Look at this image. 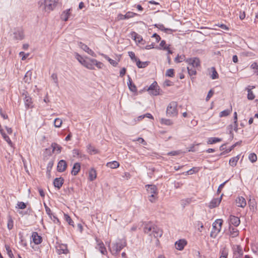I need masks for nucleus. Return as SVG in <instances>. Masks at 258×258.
I'll use <instances>...</instances> for the list:
<instances>
[{
  "label": "nucleus",
  "instance_id": "obj_38",
  "mask_svg": "<svg viewBox=\"0 0 258 258\" xmlns=\"http://www.w3.org/2000/svg\"><path fill=\"white\" fill-rule=\"evenodd\" d=\"M1 134H2L4 139L8 143L10 146H12V142L10 138L6 134L4 131L2 133H1Z\"/></svg>",
  "mask_w": 258,
  "mask_h": 258
},
{
  "label": "nucleus",
  "instance_id": "obj_41",
  "mask_svg": "<svg viewBox=\"0 0 258 258\" xmlns=\"http://www.w3.org/2000/svg\"><path fill=\"white\" fill-rule=\"evenodd\" d=\"M92 62H93V67H94V66H95L98 69H102L103 67V64L99 61H98L96 59H94L92 61Z\"/></svg>",
  "mask_w": 258,
  "mask_h": 258
},
{
  "label": "nucleus",
  "instance_id": "obj_32",
  "mask_svg": "<svg viewBox=\"0 0 258 258\" xmlns=\"http://www.w3.org/2000/svg\"><path fill=\"white\" fill-rule=\"evenodd\" d=\"M160 123L166 125H171L173 124V121L169 119L162 118L160 120Z\"/></svg>",
  "mask_w": 258,
  "mask_h": 258
},
{
  "label": "nucleus",
  "instance_id": "obj_56",
  "mask_svg": "<svg viewBox=\"0 0 258 258\" xmlns=\"http://www.w3.org/2000/svg\"><path fill=\"white\" fill-rule=\"evenodd\" d=\"M133 36L134 37V39L136 41L140 42L141 40H142V38L135 32H134Z\"/></svg>",
  "mask_w": 258,
  "mask_h": 258
},
{
  "label": "nucleus",
  "instance_id": "obj_7",
  "mask_svg": "<svg viewBox=\"0 0 258 258\" xmlns=\"http://www.w3.org/2000/svg\"><path fill=\"white\" fill-rule=\"evenodd\" d=\"M159 87L156 82H154L148 88L147 91L149 94L154 96H157L159 94Z\"/></svg>",
  "mask_w": 258,
  "mask_h": 258
},
{
  "label": "nucleus",
  "instance_id": "obj_58",
  "mask_svg": "<svg viewBox=\"0 0 258 258\" xmlns=\"http://www.w3.org/2000/svg\"><path fill=\"white\" fill-rule=\"evenodd\" d=\"M180 153L181 152L180 151H173L168 153L167 155L170 156H176L179 155Z\"/></svg>",
  "mask_w": 258,
  "mask_h": 258
},
{
  "label": "nucleus",
  "instance_id": "obj_19",
  "mask_svg": "<svg viewBox=\"0 0 258 258\" xmlns=\"http://www.w3.org/2000/svg\"><path fill=\"white\" fill-rule=\"evenodd\" d=\"M94 59L86 58V60L85 62H84V63L83 66H84L85 67L87 68L88 69L94 70V67H93V62H92V61Z\"/></svg>",
  "mask_w": 258,
  "mask_h": 258
},
{
  "label": "nucleus",
  "instance_id": "obj_43",
  "mask_svg": "<svg viewBox=\"0 0 258 258\" xmlns=\"http://www.w3.org/2000/svg\"><path fill=\"white\" fill-rule=\"evenodd\" d=\"M155 26L156 27L159 28V29H160L162 31H164L165 32L172 31V30L170 29L165 28L164 27V26H163V25H162V24H155Z\"/></svg>",
  "mask_w": 258,
  "mask_h": 258
},
{
  "label": "nucleus",
  "instance_id": "obj_30",
  "mask_svg": "<svg viewBox=\"0 0 258 258\" xmlns=\"http://www.w3.org/2000/svg\"><path fill=\"white\" fill-rule=\"evenodd\" d=\"M229 231L230 235L232 237H235L238 235V230L236 228L230 227Z\"/></svg>",
  "mask_w": 258,
  "mask_h": 258
},
{
  "label": "nucleus",
  "instance_id": "obj_47",
  "mask_svg": "<svg viewBox=\"0 0 258 258\" xmlns=\"http://www.w3.org/2000/svg\"><path fill=\"white\" fill-rule=\"evenodd\" d=\"M51 78L53 81L56 86H58L57 74L56 73H53L51 76Z\"/></svg>",
  "mask_w": 258,
  "mask_h": 258
},
{
  "label": "nucleus",
  "instance_id": "obj_34",
  "mask_svg": "<svg viewBox=\"0 0 258 258\" xmlns=\"http://www.w3.org/2000/svg\"><path fill=\"white\" fill-rule=\"evenodd\" d=\"M238 160L239 157L238 156L236 157H233L229 160V164L231 166L234 167L236 165L237 162Z\"/></svg>",
  "mask_w": 258,
  "mask_h": 258
},
{
  "label": "nucleus",
  "instance_id": "obj_49",
  "mask_svg": "<svg viewBox=\"0 0 258 258\" xmlns=\"http://www.w3.org/2000/svg\"><path fill=\"white\" fill-rule=\"evenodd\" d=\"M5 248H6V249L7 250V253L9 255V256L11 258H12L14 256V255H13V252L11 249L10 246L8 245H5Z\"/></svg>",
  "mask_w": 258,
  "mask_h": 258
},
{
  "label": "nucleus",
  "instance_id": "obj_64",
  "mask_svg": "<svg viewBox=\"0 0 258 258\" xmlns=\"http://www.w3.org/2000/svg\"><path fill=\"white\" fill-rule=\"evenodd\" d=\"M117 19L118 20H121L126 19V17H125V15H122L121 14H119L117 15Z\"/></svg>",
  "mask_w": 258,
  "mask_h": 258
},
{
  "label": "nucleus",
  "instance_id": "obj_40",
  "mask_svg": "<svg viewBox=\"0 0 258 258\" xmlns=\"http://www.w3.org/2000/svg\"><path fill=\"white\" fill-rule=\"evenodd\" d=\"M75 56H76V58L79 61V62L81 64H82V65H83L84 63V62H85L86 59H85L81 55L79 54L78 53H76Z\"/></svg>",
  "mask_w": 258,
  "mask_h": 258
},
{
  "label": "nucleus",
  "instance_id": "obj_44",
  "mask_svg": "<svg viewBox=\"0 0 258 258\" xmlns=\"http://www.w3.org/2000/svg\"><path fill=\"white\" fill-rule=\"evenodd\" d=\"M64 217L66 221L68 223V224L70 225L73 226L74 222L72 220L71 218L68 214H64Z\"/></svg>",
  "mask_w": 258,
  "mask_h": 258
},
{
  "label": "nucleus",
  "instance_id": "obj_11",
  "mask_svg": "<svg viewBox=\"0 0 258 258\" xmlns=\"http://www.w3.org/2000/svg\"><path fill=\"white\" fill-rule=\"evenodd\" d=\"M186 61L192 67L197 68L200 66V60L197 57L188 59Z\"/></svg>",
  "mask_w": 258,
  "mask_h": 258
},
{
  "label": "nucleus",
  "instance_id": "obj_37",
  "mask_svg": "<svg viewBox=\"0 0 258 258\" xmlns=\"http://www.w3.org/2000/svg\"><path fill=\"white\" fill-rule=\"evenodd\" d=\"M222 139L218 138H210L208 141V144H213L217 142H221Z\"/></svg>",
  "mask_w": 258,
  "mask_h": 258
},
{
  "label": "nucleus",
  "instance_id": "obj_15",
  "mask_svg": "<svg viewBox=\"0 0 258 258\" xmlns=\"http://www.w3.org/2000/svg\"><path fill=\"white\" fill-rule=\"evenodd\" d=\"M186 241L184 239H180L175 243V248L179 250H182L186 245Z\"/></svg>",
  "mask_w": 258,
  "mask_h": 258
},
{
  "label": "nucleus",
  "instance_id": "obj_31",
  "mask_svg": "<svg viewBox=\"0 0 258 258\" xmlns=\"http://www.w3.org/2000/svg\"><path fill=\"white\" fill-rule=\"evenodd\" d=\"M231 111H232V107H231L230 109L224 110L220 112V113L219 114V116L220 117L227 116L231 113Z\"/></svg>",
  "mask_w": 258,
  "mask_h": 258
},
{
  "label": "nucleus",
  "instance_id": "obj_63",
  "mask_svg": "<svg viewBox=\"0 0 258 258\" xmlns=\"http://www.w3.org/2000/svg\"><path fill=\"white\" fill-rule=\"evenodd\" d=\"M73 154L74 157L79 156L80 155V151L78 149H74L73 150Z\"/></svg>",
  "mask_w": 258,
  "mask_h": 258
},
{
  "label": "nucleus",
  "instance_id": "obj_2",
  "mask_svg": "<svg viewBox=\"0 0 258 258\" xmlns=\"http://www.w3.org/2000/svg\"><path fill=\"white\" fill-rule=\"evenodd\" d=\"M59 3V0H41L39 2L40 7L48 13L53 11Z\"/></svg>",
  "mask_w": 258,
  "mask_h": 258
},
{
  "label": "nucleus",
  "instance_id": "obj_8",
  "mask_svg": "<svg viewBox=\"0 0 258 258\" xmlns=\"http://www.w3.org/2000/svg\"><path fill=\"white\" fill-rule=\"evenodd\" d=\"M234 257L239 258L243 254L242 248L238 245H234L233 247Z\"/></svg>",
  "mask_w": 258,
  "mask_h": 258
},
{
  "label": "nucleus",
  "instance_id": "obj_23",
  "mask_svg": "<svg viewBox=\"0 0 258 258\" xmlns=\"http://www.w3.org/2000/svg\"><path fill=\"white\" fill-rule=\"evenodd\" d=\"M24 102L27 108H32L33 107L32 99L30 96L26 95L24 98Z\"/></svg>",
  "mask_w": 258,
  "mask_h": 258
},
{
  "label": "nucleus",
  "instance_id": "obj_55",
  "mask_svg": "<svg viewBox=\"0 0 258 258\" xmlns=\"http://www.w3.org/2000/svg\"><path fill=\"white\" fill-rule=\"evenodd\" d=\"M8 228L9 230H11L13 227V221L11 218H10L8 221Z\"/></svg>",
  "mask_w": 258,
  "mask_h": 258
},
{
  "label": "nucleus",
  "instance_id": "obj_26",
  "mask_svg": "<svg viewBox=\"0 0 258 258\" xmlns=\"http://www.w3.org/2000/svg\"><path fill=\"white\" fill-rule=\"evenodd\" d=\"M106 166L111 169H115L119 167V163L116 161L108 162Z\"/></svg>",
  "mask_w": 258,
  "mask_h": 258
},
{
  "label": "nucleus",
  "instance_id": "obj_50",
  "mask_svg": "<svg viewBox=\"0 0 258 258\" xmlns=\"http://www.w3.org/2000/svg\"><path fill=\"white\" fill-rule=\"evenodd\" d=\"M174 70L170 69L167 70L166 72V76L170 77H173L174 76Z\"/></svg>",
  "mask_w": 258,
  "mask_h": 258
},
{
  "label": "nucleus",
  "instance_id": "obj_59",
  "mask_svg": "<svg viewBox=\"0 0 258 258\" xmlns=\"http://www.w3.org/2000/svg\"><path fill=\"white\" fill-rule=\"evenodd\" d=\"M214 94V91L211 89L210 90L209 92H208V94L206 97V100L207 101H209V100L210 99V98Z\"/></svg>",
  "mask_w": 258,
  "mask_h": 258
},
{
  "label": "nucleus",
  "instance_id": "obj_6",
  "mask_svg": "<svg viewBox=\"0 0 258 258\" xmlns=\"http://www.w3.org/2000/svg\"><path fill=\"white\" fill-rule=\"evenodd\" d=\"M126 246L125 240H120L115 243H114L112 246L111 252L113 254H118L120 251Z\"/></svg>",
  "mask_w": 258,
  "mask_h": 258
},
{
  "label": "nucleus",
  "instance_id": "obj_33",
  "mask_svg": "<svg viewBox=\"0 0 258 258\" xmlns=\"http://www.w3.org/2000/svg\"><path fill=\"white\" fill-rule=\"evenodd\" d=\"M196 68L192 67L189 66L187 67V71H188V73L189 75L191 76L192 75H196L197 71H196Z\"/></svg>",
  "mask_w": 258,
  "mask_h": 258
},
{
  "label": "nucleus",
  "instance_id": "obj_45",
  "mask_svg": "<svg viewBox=\"0 0 258 258\" xmlns=\"http://www.w3.org/2000/svg\"><path fill=\"white\" fill-rule=\"evenodd\" d=\"M62 120L59 118H57L54 120V125L56 127H59L61 126L62 124Z\"/></svg>",
  "mask_w": 258,
  "mask_h": 258
},
{
  "label": "nucleus",
  "instance_id": "obj_3",
  "mask_svg": "<svg viewBox=\"0 0 258 258\" xmlns=\"http://www.w3.org/2000/svg\"><path fill=\"white\" fill-rule=\"evenodd\" d=\"M177 103L172 101L169 103L166 108V114L169 117H175L178 115Z\"/></svg>",
  "mask_w": 258,
  "mask_h": 258
},
{
  "label": "nucleus",
  "instance_id": "obj_1",
  "mask_svg": "<svg viewBox=\"0 0 258 258\" xmlns=\"http://www.w3.org/2000/svg\"><path fill=\"white\" fill-rule=\"evenodd\" d=\"M144 231L145 233L150 236H153L155 238L160 237L163 234V231L161 229L151 224H147L144 227Z\"/></svg>",
  "mask_w": 258,
  "mask_h": 258
},
{
  "label": "nucleus",
  "instance_id": "obj_54",
  "mask_svg": "<svg viewBox=\"0 0 258 258\" xmlns=\"http://www.w3.org/2000/svg\"><path fill=\"white\" fill-rule=\"evenodd\" d=\"M250 68L254 70V73L258 74V64H257L256 62H253V63H252L250 66Z\"/></svg>",
  "mask_w": 258,
  "mask_h": 258
},
{
  "label": "nucleus",
  "instance_id": "obj_17",
  "mask_svg": "<svg viewBox=\"0 0 258 258\" xmlns=\"http://www.w3.org/2000/svg\"><path fill=\"white\" fill-rule=\"evenodd\" d=\"M236 204L238 207L244 208L246 205L245 199L242 197H239L236 200Z\"/></svg>",
  "mask_w": 258,
  "mask_h": 258
},
{
  "label": "nucleus",
  "instance_id": "obj_62",
  "mask_svg": "<svg viewBox=\"0 0 258 258\" xmlns=\"http://www.w3.org/2000/svg\"><path fill=\"white\" fill-rule=\"evenodd\" d=\"M228 181V180L224 182L223 183H222V184H221L218 187V190H217V193L218 194H219L221 191V189L223 188L225 184Z\"/></svg>",
  "mask_w": 258,
  "mask_h": 258
},
{
  "label": "nucleus",
  "instance_id": "obj_29",
  "mask_svg": "<svg viewBox=\"0 0 258 258\" xmlns=\"http://www.w3.org/2000/svg\"><path fill=\"white\" fill-rule=\"evenodd\" d=\"M245 89L247 91V99L249 100H253L255 98V95L251 90L250 87H246Z\"/></svg>",
  "mask_w": 258,
  "mask_h": 258
},
{
  "label": "nucleus",
  "instance_id": "obj_21",
  "mask_svg": "<svg viewBox=\"0 0 258 258\" xmlns=\"http://www.w3.org/2000/svg\"><path fill=\"white\" fill-rule=\"evenodd\" d=\"M70 11H71V9H67V10L64 11L62 13V14L60 16V18L62 20L64 21H68L69 17L71 15Z\"/></svg>",
  "mask_w": 258,
  "mask_h": 258
},
{
  "label": "nucleus",
  "instance_id": "obj_9",
  "mask_svg": "<svg viewBox=\"0 0 258 258\" xmlns=\"http://www.w3.org/2000/svg\"><path fill=\"white\" fill-rule=\"evenodd\" d=\"M96 241L97 242V246L96 248L98 249L102 254H106L107 252L103 242L97 238H96Z\"/></svg>",
  "mask_w": 258,
  "mask_h": 258
},
{
  "label": "nucleus",
  "instance_id": "obj_18",
  "mask_svg": "<svg viewBox=\"0 0 258 258\" xmlns=\"http://www.w3.org/2000/svg\"><path fill=\"white\" fill-rule=\"evenodd\" d=\"M33 241L36 244H40L42 241V237L36 232H33L32 234Z\"/></svg>",
  "mask_w": 258,
  "mask_h": 258
},
{
  "label": "nucleus",
  "instance_id": "obj_27",
  "mask_svg": "<svg viewBox=\"0 0 258 258\" xmlns=\"http://www.w3.org/2000/svg\"><path fill=\"white\" fill-rule=\"evenodd\" d=\"M68 252V250L67 248L66 245H60L58 248H57V253L59 254H62V253H67Z\"/></svg>",
  "mask_w": 258,
  "mask_h": 258
},
{
  "label": "nucleus",
  "instance_id": "obj_10",
  "mask_svg": "<svg viewBox=\"0 0 258 258\" xmlns=\"http://www.w3.org/2000/svg\"><path fill=\"white\" fill-rule=\"evenodd\" d=\"M79 46L81 49H82L84 51L86 52L89 54L91 55L92 56H96V54L94 53V52L92 49H91L87 45L84 44L81 42H80L79 43Z\"/></svg>",
  "mask_w": 258,
  "mask_h": 258
},
{
  "label": "nucleus",
  "instance_id": "obj_52",
  "mask_svg": "<svg viewBox=\"0 0 258 258\" xmlns=\"http://www.w3.org/2000/svg\"><path fill=\"white\" fill-rule=\"evenodd\" d=\"M105 58L106 59H107L108 61L110 62V63L112 64L113 66L115 67L117 66L118 63L115 60L111 59L107 56H105Z\"/></svg>",
  "mask_w": 258,
  "mask_h": 258
},
{
  "label": "nucleus",
  "instance_id": "obj_20",
  "mask_svg": "<svg viewBox=\"0 0 258 258\" xmlns=\"http://www.w3.org/2000/svg\"><path fill=\"white\" fill-rule=\"evenodd\" d=\"M64 179L62 177L56 178L53 181V185L55 187L59 189L63 183Z\"/></svg>",
  "mask_w": 258,
  "mask_h": 258
},
{
  "label": "nucleus",
  "instance_id": "obj_28",
  "mask_svg": "<svg viewBox=\"0 0 258 258\" xmlns=\"http://www.w3.org/2000/svg\"><path fill=\"white\" fill-rule=\"evenodd\" d=\"M52 148V152H54L55 151H56V153L57 154L60 153L61 147L59 145L55 143H52L51 145Z\"/></svg>",
  "mask_w": 258,
  "mask_h": 258
},
{
  "label": "nucleus",
  "instance_id": "obj_42",
  "mask_svg": "<svg viewBox=\"0 0 258 258\" xmlns=\"http://www.w3.org/2000/svg\"><path fill=\"white\" fill-rule=\"evenodd\" d=\"M249 160L252 162H255L257 160V156L255 153H250L248 156Z\"/></svg>",
  "mask_w": 258,
  "mask_h": 258
},
{
  "label": "nucleus",
  "instance_id": "obj_36",
  "mask_svg": "<svg viewBox=\"0 0 258 258\" xmlns=\"http://www.w3.org/2000/svg\"><path fill=\"white\" fill-rule=\"evenodd\" d=\"M136 62L137 66L139 68H144L148 65V62L147 61L142 62L139 59L136 60Z\"/></svg>",
  "mask_w": 258,
  "mask_h": 258
},
{
  "label": "nucleus",
  "instance_id": "obj_16",
  "mask_svg": "<svg viewBox=\"0 0 258 258\" xmlns=\"http://www.w3.org/2000/svg\"><path fill=\"white\" fill-rule=\"evenodd\" d=\"M229 223L230 224L237 227L239 225L240 221L238 217L233 215H230L229 217Z\"/></svg>",
  "mask_w": 258,
  "mask_h": 258
},
{
  "label": "nucleus",
  "instance_id": "obj_46",
  "mask_svg": "<svg viewBox=\"0 0 258 258\" xmlns=\"http://www.w3.org/2000/svg\"><path fill=\"white\" fill-rule=\"evenodd\" d=\"M199 167H193L191 169H189L187 171H186V174H192L194 173H197L199 171Z\"/></svg>",
  "mask_w": 258,
  "mask_h": 258
},
{
  "label": "nucleus",
  "instance_id": "obj_13",
  "mask_svg": "<svg viewBox=\"0 0 258 258\" xmlns=\"http://www.w3.org/2000/svg\"><path fill=\"white\" fill-rule=\"evenodd\" d=\"M14 39L21 40L24 38V31L22 28H19L14 32Z\"/></svg>",
  "mask_w": 258,
  "mask_h": 258
},
{
  "label": "nucleus",
  "instance_id": "obj_22",
  "mask_svg": "<svg viewBox=\"0 0 258 258\" xmlns=\"http://www.w3.org/2000/svg\"><path fill=\"white\" fill-rule=\"evenodd\" d=\"M127 85L128 86L129 89L133 92H136L137 91V88L135 85L133 83L132 79L131 77L128 76V82Z\"/></svg>",
  "mask_w": 258,
  "mask_h": 258
},
{
  "label": "nucleus",
  "instance_id": "obj_25",
  "mask_svg": "<svg viewBox=\"0 0 258 258\" xmlns=\"http://www.w3.org/2000/svg\"><path fill=\"white\" fill-rule=\"evenodd\" d=\"M97 176L96 170L94 168H91L89 172V179L90 181L95 180Z\"/></svg>",
  "mask_w": 258,
  "mask_h": 258
},
{
  "label": "nucleus",
  "instance_id": "obj_57",
  "mask_svg": "<svg viewBox=\"0 0 258 258\" xmlns=\"http://www.w3.org/2000/svg\"><path fill=\"white\" fill-rule=\"evenodd\" d=\"M128 55H129L130 57H131V58L133 60H134V61H136V60H137L138 59L135 56V53L132 52V51H129L128 52Z\"/></svg>",
  "mask_w": 258,
  "mask_h": 258
},
{
  "label": "nucleus",
  "instance_id": "obj_35",
  "mask_svg": "<svg viewBox=\"0 0 258 258\" xmlns=\"http://www.w3.org/2000/svg\"><path fill=\"white\" fill-rule=\"evenodd\" d=\"M212 74L211 75V78L213 79H218L219 77V75L218 73L217 72L216 69L214 67H212L211 68Z\"/></svg>",
  "mask_w": 258,
  "mask_h": 258
},
{
  "label": "nucleus",
  "instance_id": "obj_39",
  "mask_svg": "<svg viewBox=\"0 0 258 258\" xmlns=\"http://www.w3.org/2000/svg\"><path fill=\"white\" fill-rule=\"evenodd\" d=\"M87 149L88 150V152L90 153V154H95L98 153L97 150L91 145H88Z\"/></svg>",
  "mask_w": 258,
  "mask_h": 258
},
{
  "label": "nucleus",
  "instance_id": "obj_24",
  "mask_svg": "<svg viewBox=\"0 0 258 258\" xmlns=\"http://www.w3.org/2000/svg\"><path fill=\"white\" fill-rule=\"evenodd\" d=\"M80 168L81 165L79 163H75L72 170L71 173L74 175H76L80 171Z\"/></svg>",
  "mask_w": 258,
  "mask_h": 258
},
{
  "label": "nucleus",
  "instance_id": "obj_12",
  "mask_svg": "<svg viewBox=\"0 0 258 258\" xmlns=\"http://www.w3.org/2000/svg\"><path fill=\"white\" fill-rule=\"evenodd\" d=\"M223 195V194H222L219 198L213 199L209 203V207L213 209L218 207L221 202Z\"/></svg>",
  "mask_w": 258,
  "mask_h": 258
},
{
  "label": "nucleus",
  "instance_id": "obj_48",
  "mask_svg": "<svg viewBox=\"0 0 258 258\" xmlns=\"http://www.w3.org/2000/svg\"><path fill=\"white\" fill-rule=\"evenodd\" d=\"M16 208H18L20 209H24L26 208V205L25 203L22 202H18Z\"/></svg>",
  "mask_w": 258,
  "mask_h": 258
},
{
  "label": "nucleus",
  "instance_id": "obj_61",
  "mask_svg": "<svg viewBox=\"0 0 258 258\" xmlns=\"http://www.w3.org/2000/svg\"><path fill=\"white\" fill-rule=\"evenodd\" d=\"M134 142H136V141H138L139 142V143H141V144H143V145H146L147 144L146 142L145 141V140L142 138H138L136 140H133Z\"/></svg>",
  "mask_w": 258,
  "mask_h": 258
},
{
  "label": "nucleus",
  "instance_id": "obj_5",
  "mask_svg": "<svg viewBox=\"0 0 258 258\" xmlns=\"http://www.w3.org/2000/svg\"><path fill=\"white\" fill-rule=\"evenodd\" d=\"M222 224L223 220L222 219H217L213 223V229L210 233L211 237L216 238L221 229Z\"/></svg>",
  "mask_w": 258,
  "mask_h": 258
},
{
  "label": "nucleus",
  "instance_id": "obj_51",
  "mask_svg": "<svg viewBox=\"0 0 258 258\" xmlns=\"http://www.w3.org/2000/svg\"><path fill=\"white\" fill-rule=\"evenodd\" d=\"M125 17L126 19L133 18L134 16L137 15L136 13H133L132 12H127L125 14Z\"/></svg>",
  "mask_w": 258,
  "mask_h": 258
},
{
  "label": "nucleus",
  "instance_id": "obj_60",
  "mask_svg": "<svg viewBox=\"0 0 258 258\" xmlns=\"http://www.w3.org/2000/svg\"><path fill=\"white\" fill-rule=\"evenodd\" d=\"M228 252L226 249H223L221 252V255L220 258H227Z\"/></svg>",
  "mask_w": 258,
  "mask_h": 258
},
{
  "label": "nucleus",
  "instance_id": "obj_14",
  "mask_svg": "<svg viewBox=\"0 0 258 258\" xmlns=\"http://www.w3.org/2000/svg\"><path fill=\"white\" fill-rule=\"evenodd\" d=\"M67 167V164L66 161L64 160H61L57 164V170L59 172H62L66 170Z\"/></svg>",
  "mask_w": 258,
  "mask_h": 258
},
{
  "label": "nucleus",
  "instance_id": "obj_53",
  "mask_svg": "<svg viewBox=\"0 0 258 258\" xmlns=\"http://www.w3.org/2000/svg\"><path fill=\"white\" fill-rule=\"evenodd\" d=\"M44 207H45V211L46 212V213L48 215V216H49V217L51 218V219H52V213H51V211L50 210V209L47 207V206L44 203Z\"/></svg>",
  "mask_w": 258,
  "mask_h": 258
},
{
  "label": "nucleus",
  "instance_id": "obj_4",
  "mask_svg": "<svg viewBox=\"0 0 258 258\" xmlns=\"http://www.w3.org/2000/svg\"><path fill=\"white\" fill-rule=\"evenodd\" d=\"M146 187L148 194L150 195L149 197V200L154 203L156 201V196L158 194L157 188L155 185H146Z\"/></svg>",
  "mask_w": 258,
  "mask_h": 258
}]
</instances>
